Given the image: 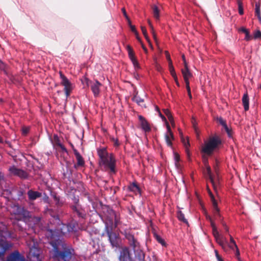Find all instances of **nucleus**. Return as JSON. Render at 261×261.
<instances>
[{"mask_svg": "<svg viewBox=\"0 0 261 261\" xmlns=\"http://www.w3.org/2000/svg\"><path fill=\"white\" fill-rule=\"evenodd\" d=\"M97 154L99 158V164L106 170L109 169L113 173L116 172V159L112 153H109L106 148L97 149Z\"/></svg>", "mask_w": 261, "mask_h": 261, "instance_id": "nucleus-1", "label": "nucleus"}, {"mask_svg": "<svg viewBox=\"0 0 261 261\" xmlns=\"http://www.w3.org/2000/svg\"><path fill=\"white\" fill-rule=\"evenodd\" d=\"M222 145V140L221 137L217 135L210 136L206 140L204 141L201 146V151L204 155L210 156L218 150Z\"/></svg>", "mask_w": 261, "mask_h": 261, "instance_id": "nucleus-2", "label": "nucleus"}, {"mask_svg": "<svg viewBox=\"0 0 261 261\" xmlns=\"http://www.w3.org/2000/svg\"><path fill=\"white\" fill-rule=\"evenodd\" d=\"M11 219L16 221L27 222L31 218L30 212L24 207L14 205L10 211Z\"/></svg>", "mask_w": 261, "mask_h": 261, "instance_id": "nucleus-3", "label": "nucleus"}, {"mask_svg": "<svg viewBox=\"0 0 261 261\" xmlns=\"http://www.w3.org/2000/svg\"><path fill=\"white\" fill-rule=\"evenodd\" d=\"M73 251V249H67L60 252L55 248L53 257L58 261H70Z\"/></svg>", "mask_w": 261, "mask_h": 261, "instance_id": "nucleus-4", "label": "nucleus"}, {"mask_svg": "<svg viewBox=\"0 0 261 261\" xmlns=\"http://www.w3.org/2000/svg\"><path fill=\"white\" fill-rule=\"evenodd\" d=\"M60 77L61 80V84L64 86V90L66 97H68L72 90V85L69 80L61 72H60Z\"/></svg>", "mask_w": 261, "mask_h": 261, "instance_id": "nucleus-5", "label": "nucleus"}, {"mask_svg": "<svg viewBox=\"0 0 261 261\" xmlns=\"http://www.w3.org/2000/svg\"><path fill=\"white\" fill-rule=\"evenodd\" d=\"M123 234L125 238L128 241L129 244L133 248L134 251L135 252L138 251L140 248V244L135 238L134 235L126 230L124 231Z\"/></svg>", "mask_w": 261, "mask_h": 261, "instance_id": "nucleus-6", "label": "nucleus"}, {"mask_svg": "<svg viewBox=\"0 0 261 261\" xmlns=\"http://www.w3.org/2000/svg\"><path fill=\"white\" fill-rule=\"evenodd\" d=\"M126 49L128 53V57L133 64L135 70H138L140 69V64L135 56V53L129 45L126 46Z\"/></svg>", "mask_w": 261, "mask_h": 261, "instance_id": "nucleus-7", "label": "nucleus"}, {"mask_svg": "<svg viewBox=\"0 0 261 261\" xmlns=\"http://www.w3.org/2000/svg\"><path fill=\"white\" fill-rule=\"evenodd\" d=\"M9 171L11 175L17 176L21 178L26 179L28 177V174L26 171L17 168L15 166L10 167Z\"/></svg>", "mask_w": 261, "mask_h": 261, "instance_id": "nucleus-8", "label": "nucleus"}, {"mask_svg": "<svg viewBox=\"0 0 261 261\" xmlns=\"http://www.w3.org/2000/svg\"><path fill=\"white\" fill-rule=\"evenodd\" d=\"M87 84L90 86L94 96L95 97L98 96L100 93V88L102 85L97 80H95L93 81H88Z\"/></svg>", "mask_w": 261, "mask_h": 261, "instance_id": "nucleus-9", "label": "nucleus"}, {"mask_svg": "<svg viewBox=\"0 0 261 261\" xmlns=\"http://www.w3.org/2000/svg\"><path fill=\"white\" fill-rule=\"evenodd\" d=\"M40 250L35 245L32 246L30 250V256L32 261H42L40 255Z\"/></svg>", "mask_w": 261, "mask_h": 261, "instance_id": "nucleus-10", "label": "nucleus"}, {"mask_svg": "<svg viewBox=\"0 0 261 261\" xmlns=\"http://www.w3.org/2000/svg\"><path fill=\"white\" fill-rule=\"evenodd\" d=\"M166 127H167V133L165 134V138L166 142L167 145L170 147H172V141L174 139L173 134L171 131V128L168 122H166Z\"/></svg>", "mask_w": 261, "mask_h": 261, "instance_id": "nucleus-11", "label": "nucleus"}, {"mask_svg": "<svg viewBox=\"0 0 261 261\" xmlns=\"http://www.w3.org/2000/svg\"><path fill=\"white\" fill-rule=\"evenodd\" d=\"M213 234L214 237L216 241V242L223 248H224L225 245L227 244V241L225 238L220 235L218 232L214 231L213 232Z\"/></svg>", "mask_w": 261, "mask_h": 261, "instance_id": "nucleus-12", "label": "nucleus"}, {"mask_svg": "<svg viewBox=\"0 0 261 261\" xmlns=\"http://www.w3.org/2000/svg\"><path fill=\"white\" fill-rule=\"evenodd\" d=\"M203 162L206 166L207 175L208 177V178H209L211 182L213 185V186L214 189H215L216 187V181L215 180V178L214 176L213 175V174L212 173L210 166L206 164L207 162V159L206 158H204L203 159Z\"/></svg>", "mask_w": 261, "mask_h": 261, "instance_id": "nucleus-13", "label": "nucleus"}, {"mask_svg": "<svg viewBox=\"0 0 261 261\" xmlns=\"http://www.w3.org/2000/svg\"><path fill=\"white\" fill-rule=\"evenodd\" d=\"M138 118L142 129L145 133L149 132L151 130V127L148 121L141 115H139Z\"/></svg>", "mask_w": 261, "mask_h": 261, "instance_id": "nucleus-14", "label": "nucleus"}, {"mask_svg": "<svg viewBox=\"0 0 261 261\" xmlns=\"http://www.w3.org/2000/svg\"><path fill=\"white\" fill-rule=\"evenodd\" d=\"M7 261H25V259L18 251H14L9 255Z\"/></svg>", "mask_w": 261, "mask_h": 261, "instance_id": "nucleus-15", "label": "nucleus"}, {"mask_svg": "<svg viewBox=\"0 0 261 261\" xmlns=\"http://www.w3.org/2000/svg\"><path fill=\"white\" fill-rule=\"evenodd\" d=\"M207 190H208V192L209 195L211 197V201H212V204H213L214 215L216 217H217V216L220 217V210L218 207L217 201L215 200L214 196L213 195L212 192L210 191V190L208 188L207 189Z\"/></svg>", "mask_w": 261, "mask_h": 261, "instance_id": "nucleus-16", "label": "nucleus"}, {"mask_svg": "<svg viewBox=\"0 0 261 261\" xmlns=\"http://www.w3.org/2000/svg\"><path fill=\"white\" fill-rule=\"evenodd\" d=\"M107 234L109 237V240L113 247H117L118 245V237L114 232L112 231L108 230Z\"/></svg>", "mask_w": 261, "mask_h": 261, "instance_id": "nucleus-17", "label": "nucleus"}, {"mask_svg": "<svg viewBox=\"0 0 261 261\" xmlns=\"http://www.w3.org/2000/svg\"><path fill=\"white\" fill-rule=\"evenodd\" d=\"M130 258L129 249L127 247L122 249L119 256L120 261H128Z\"/></svg>", "mask_w": 261, "mask_h": 261, "instance_id": "nucleus-18", "label": "nucleus"}, {"mask_svg": "<svg viewBox=\"0 0 261 261\" xmlns=\"http://www.w3.org/2000/svg\"><path fill=\"white\" fill-rule=\"evenodd\" d=\"M73 151L77 160V163L74 165V167L76 168L79 167L84 166L85 165V161L82 156L76 149H73Z\"/></svg>", "mask_w": 261, "mask_h": 261, "instance_id": "nucleus-19", "label": "nucleus"}, {"mask_svg": "<svg viewBox=\"0 0 261 261\" xmlns=\"http://www.w3.org/2000/svg\"><path fill=\"white\" fill-rule=\"evenodd\" d=\"M179 133L180 134L181 142L185 148L186 152L187 155L189 157L190 156V152L189 150L190 143L189 139L188 138H185L180 130Z\"/></svg>", "mask_w": 261, "mask_h": 261, "instance_id": "nucleus-20", "label": "nucleus"}, {"mask_svg": "<svg viewBox=\"0 0 261 261\" xmlns=\"http://www.w3.org/2000/svg\"><path fill=\"white\" fill-rule=\"evenodd\" d=\"M28 195L30 200H34L37 198L40 197L41 196V193L37 191H34L30 190L28 192Z\"/></svg>", "mask_w": 261, "mask_h": 261, "instance_id": "nucleus-21", "label": "nucleus"}, {"mask_svg": "<svg viewBox=\"0 0 261 261\" xmlns=\"http://www.w3.org/2000/svg\"><path fill=\"white\" fill-rule=\"evenodd\" d=\"M129 190L135 194H141V190L136 182H133L128 187Z\"/></svg>", "mask_w": 261, "mask_h": 261, "instance_id": "nucleus-22", "label": "nucleus"}, {"mask_svg": "<svg viewBox=\"0 0 261 261\" xmlns=\"http://www.w3.org/2000/svg\"><path fill=\"white\" fill-rule=\"evenodd\" d=\"M181 73L184 79H189L192 77V74L190 72L188 65H186V67H184V68L181 69Z\"/></svg>", "mask_w": 261, "mask_h": 261, "instance_id": "nucleus-23", "label": "nucleus"}, {"mask_svg": "<svg viewBox=\"0 0 261 261\" xmlns=\"http://www.w3.org/2000/svg\"><path fill=\"white\" fill-rule=\"evenodd\" d=\"M242 102L245 111H248L249 108V98L247 93L244 94L242 98Z\"/></svg>", "mask_w": 261, "mask_h": 261, "instance_id": "nucleus-24", "label": "nucleus"}, {"mask_svg": "<svg viewBox=\"0 0 261 261\" xmlns=\"http://www.w3.org/2000/svg\"><path fill=\"white\" fill-rule=\"evenodd\" d=\"M10 247V245L5 242L0 243V258L4 257L5 252Z\"/></svg>", "mask_w": 261, "mask_h": 261, "instance_id": "nucleus-25", "label": "nucleus"}, {"mask_svg": "<svg viewBox=\"0 0 261 261\" xmlns=\"http://www.w3.org/2000/svg\"><path fill=\"white\" fill-rule=\"evenodd\" d=\"M55 140L56 144L62 149V150L65 152H67V150L65 146L60 143L59 138L57 136H55Z\"/></svg>", "mask_w": 261, "mask_h": 261, "instance_id": "nucleus-26", "label": "nucleus"}, {"mask_svg": "<svg viewBox=\"0 0 261 261\" xmlns=\"http://www.w3.org/2000/svg\"><path fill=\"white\" fill-rule=\"evenodd\" d=\"M177 218L179 221H182L184 223H188L187 220L185 217L184 214L180 211L177 212Z\"/></svg>", "mask_w": 261, "mask_h": 261, "instance_id": "nucleus-27", "label": "nucleus"}, {"mask_svg": "<svg viewBox=\"0 0 261 261\" xmlns=\"http://www.w3.org/2000/svg\"><path fill=\"white\" fill-rule=\"evenodd\" d=\"M153 13L154 17L158 20L160 18V13L158 8L156 6H154L153 7Z\"/></svg>", "mask_w": 261, "mask_h": 261, "instance_id": "nucleus-28", "label": "nucleus"}, {"mask_svg": "<svg viewBox=\"0 0 261 261\" xmlns=\"http://www.w3.org/2000/svg\"><path fill=\"white\" fill-rule=\"evenodd\" d=\"M255 14L257 15L258 18L260 20V4H255Z\"/></svg>", "mask_w": 261, "mask_h": 261, "instance_id": "nucleus-29", "label": "nucleus"}, {"mask_svg": "<svg viewBox=\"0 0 261 261\" xmlns=\"http://www.w3.org/2000/svg\"><path fill=\"white\" fill-rule=\"evenodd\" d=\"M154 237L159 243L162 244L163 246L165 245L164 240L159 235L156 233H154Z\"/></svg>", "mask_w": 261, "mask_h": 261, "instance_id": "nucleus-30", "label": "nucleus"}, {"mask_svg": "<svg viewBox=\"0 0 261 261\" xmlns=\"http://www.w3.org/2000/svg\"><path fill=\"white\" fill-rule=\"evenodd\" d=\"M163 112H164V114L168 117V118L169 119V121H172V117H173V116H172L170 111L168 109H164L163 110Z\"/></svg>", "mask_w": 261, "mask_h": 261, "instance_id": "nucleus-31", "label": "nucleus"}, {"mask_svg": "<svg viewBox=\"0 0 261 261\" xmlns=\"http://www.w3.org/2000/svg\"><path fill=\"white\" fill-rule=\"evenodd\" d=\"M169 68L170 74L172 76H175L176 74L174 67L173 66L172 63H169Z\"/></svg>", "mask_w": 261, "mask_h": 261, "instance_id": "nucleus-32", "label": "nucleus"}, {"mask_svg": "<svg viewBox=\"0 0 261 261\" xmlns=\"http://www.w3.org/2000/svg\"><path fill=\"white\" fill-rule=\"evenodd\" d=\"M238 4L239 13L240 15H243L244 13L243 8L242 4L240 0L238 1Z\"/></svg>", "mask_w": 261, "mask_h": 261, "instance_id": "nucleus-33", "label": "nucleus"}, {"mask_svg": "<svg viewBox=\"0 0 261 261\" xmlns=\"http://www.w3.org/2000/svg\"><path fill=\"white\" fill-rule=\"evenodd\" d=\"M245 40L246 41H250L252 39V37L251 35L249 34V31H247L245 33Z\"/></svg>", "mask_w": 261, "mask_h": 261, "instance_id": "nucleus-34", "label": "nucleus"}, {"mask_svg": "<svg viewBox=\"0 0 261 261\" xmlns=\"http://www.w3.org/2000/svg\"><path fill=\"white\" fill-rule=\"evenodd\" d=\"M135 101L139 105H141V104L144 101V100L139 97H137L136 96L135 98Z\"/></svg>", "mask_w": 261, "mask_h": 261, "instance_id": "nucleus-35", "label": "nucleus"}, {"mask_svg": "<svg viewBox=\"0 0 261 261\" xmlns=\"http://www.w3.org/2000/svg\"><path fill=\"white\" fill-rule=\"evenodd\" d=\"M72 210L76 213L79 217H83V214L77 209L76 206H73Z\"/></svg>", "mask_w": 261, "mask_h": 261, "instance_id": "nucleus-36", "label": "nucleus"}, {"mask_svg": "<svg viewBox=\"0 0 261 261\" xmlns=\"http://www.w3.org/2000/svg\"><path fill=\"white\" fill-rule=\"evenodd\" d=\"M254 39H257L261 38V32L259 31H256L253 35Z\"/></svg>", "mask_w": 261, "mask_h": 261, "instance_id": "nucleus-37", "label": "nucleus"}, {"mask_svg": "<svg viewBox=\"0 0 261 261\" xmlns=\"http://www.w3.org/2000/svg\"><path fill=\"white\" fill-rule=\"evenodd\" d=\"M148 24H149V26L151 30V32H152V33L153 34V37H154V39H155V33H154V30H153V25H152V23H151L150 20H148Z\"/></svg>", "mask_w": 261, "mask_h": 261, "instance_id": "nucleus-38", "label": "nucleus"}, {"mask_svg": "<svg viewBox=\"0 0 261 261\" xmlns=\"http://www.w3.org/2000/svg\"><path fill=\"white\" fill-rule=\"evenodd\" d=\"M174 160H175V165L177 166V163L179 162V159H180V156H179V154L176 153H174Z\"/></svg>", "mask_w": 261, "mask_h": 261, "instance_id": "nucleus-39", "label": "nucleus"}, {"mask_svg": "<svg viewBox=\"0 0 261 261\" xmlns=\"http://www.w3.org/2000/svg\"><path fill=\"white\" fill-rule=\"evenodd\" d=\"M141 30H142V33L143 34L144 37H145V38L148 40V36H147V31H146V29L145 27H141Z\"/></svg>", "mask_w": 261, "mask_h": 261, "instance_id": "nucleus-40", "label": "nucleus"}, {"mask_svg": "<svg viewBox=\"0 0 261 261\" xmlns=\"http://www.w3.org/2000/svg\"><path fill=\"white\" fill-rule=\"evenodd\" d=\"M165 54L166 55V59H167V61H168V63H172L169 52L168 51H165Z\"/></svg>", "mask_w": 261, "mask_h": 261, "instance_id": "nucleus-41", "label": "nucleus"}, {"mask_svg": "<svg viewBox=\"0 0 261 261\" xmlns=\"http://www.w3.org/2000/svg\"><path fill=\"white\" fill-rule=\"evenodd\" d=\"M218 122L219 123L223 126L226 124V121L221 117H220L218 119Z\"/></svg>", "mask_w": 261, "mask_h": 261, "instance_id": "nucleus-42", "label": "nucleus"}, {"mask_svg": "<svg viewBox=\"0 0 261 261\" xmlns=\"http://www.w3.org/2000/svg\"><path fill=\"white\" fill-rule=\"evenodd\" d=\"M47 231L50 233L49 234L47 235V238H50V239L54 238L53 230L52 229H48Z\"/></svg>", "mask_w": 261, "mask_h": 261, "instance_id": "nucleus-43", "label": "nucleus"}, {"mask_svg": "<svg viewBox=\"0 0 261 261\" xmlns=\"http://www.w3.org/2000/svg\"><path fill=\"white\" fill-rule=\"evenodd\" d=\"M235 249H236V255L237 256V257H238V260H240V251H239V250L238 248V246H237V248H235Z\"/></svg>", "mask_w": 261, "mask_h": 261, "instance_id": "nucleus-44", "label": "nucleus"}, {"mask_svg": "<svg viewBox=\"0 0 261 261\" xmlns=\"http://www.w3.org/2000/svg\"><path fill=\"white\" fill-rule=\"evenodd\" d=\"M6 68L5 64L1 60L0 61V69L2 70H5Z\"/></svg>", "mask_w": 261, "mask_h": 261, "instance_id": "nucleus-45", "label": "nucleus"}, {"mask_svg": "<svg viewBox=\"0 0 261 261\" xmlns=\"http://www.w3.org/2000/svg\"><path fill=\"white\" fill-rule=\"evenodd\" d=\"M155 109H156V110L159 112V116L162 118V119L163 120H166V118L165 117V116H164L162 113L160 112V110H159V109L158 107H155Z\"/></svg>", "mask_w": 261, "mask_h": 261, "instance_id": "nucleus-46", "label": "nucleus"}, {"mask_svg": "<svg viewBox=\"0 0 261 261\" xmlns=\"http://www.w3.org/2000/svg\"><path fill=\"white\" fill-rule=\"evenodd\" d=\"M230 243L231 244H233V246H234V247L235 248H237V245L234 240H233V239L232 238V237L231 236H230Z\"/></svg>", "mask_w": 261, "mask_h": 261, "instance_id": "nucleus-47", "label": "nucleus"}, {"mask_svg": "<svg viewBox=\"0 0 261 261\" xmlns=\"http://www.w3.org/2000/svg\"><path fill=\"white\" fill-rule=\"evenodd\" d=\"M130 29L133 32H134L135 35H138V32L135 28V27L134 25H130Z\"/></svg>", "mask_w": 261, "mask_h": 261, "instance_id": "nucleus-48", "label": "nucleus"}, {"mask_svg": "<svg viewBox=\"0 0 261 261\" xmlns=\"http://www.w3.org/2000/svg\"><path fill=\"white\" fill-rule=\"evenodd\" d=\"M172 76L173 77V79H174V81H175L177 86L179 87V82L178 81V79H177V76L176 74H175V76Z\"/></svg>", "mask_w": 261, "mask_h": 261, "instance_id": "nucleus-49", "label": "nucleus"}, {"mask_svg": "<svg viewBox=\"0 0 261 261\" xmlns=\"http://www.w3.org/2000/svg\"><path fill=\"white\" fill-rule=\"evenodd\" d=\"M227 133L228 137L231 138L232 137V134H231V130L230 129L228 128L227 131H226Z\"/></svg>", "mask_w": 261, "mask_h": 261, "instance_id": "nucleus-50", "label": "nucleus"}, {"mask_svg": "<svg viewBox=\"0 0 261 261\" xmlns=\"http://www.w3.org/2000/svg\"><path fill=\"white\" fill-rule=\"evenodd\" d=\"M184 81L186 83V87H190V82L189 79H184Z\"/></svg>", "mask_w": 261, "mask_h": 261, "instance_id": "nucleus-51", "label": "nucleus"}, {"mask_svg": "<svg viewBox=\"0 0 261 261\" xmlns=\"http://www.w3.org/2000/svg\"><path fill=\"white\" fill-rule=\"evenodd\" d=\"M182 60H183L184 63V67H186V65H188V64H187V63L186 62V58H185V56L184 55H182Z\"/></svg>", "mask_w": 261, "mask_h": 261, "instance_id": "nucleus-52", "label": "nucleus"}, {"mask_svg": "<svg viewBox=\"0 0 261 261\" xmlns=\"http://www.w3.org/2000/svg\"><path fill=\"white\" fill-rule=\"evenodd\" d=\"M248 30H247V29L244 28V27H242L240 29V31L244 33V34L247 32L248 31Z\"/></svg>", "mask_w": 261, "mask_h": 261, "instance_id": "nucleus-53", "label": "nucleus"}, {"mask_svg": "<svg viewBox=\"0 0 261 261\" xmlns=\"http://www.w3.org/2000/svg\"><path fill=\"white\" fill-rule=\"evenodd\" d=\"M122 12H123V15H124V16L126 17V19H128V16H127V14H126V11H125V9H124V8H123L122 9Z\"/></svg>", "mask_w": 261, "mask_h": 261, "instance_id": "nucleus-54", "label": "nucleus"}, {"mask_svg": "<svg viewBox=\"0 0 261 261\" xmlns=\"http://www.w3.org/2000/svg\"><path fill=\"white\" fill-rule=\"evenodd\" d=\"M113 140L114 141V143H115V146H118L119 145V143H118V139H115V138H113Z\"/></svg>", "mask_w": 261, "mask_h": 261, "instance_id": "nucleus-55", "label": "nucleus"}, {"mask_svg": "<svg viewBox=\"0 0 261 261\" xmlns=\"http://www.w3.org/2000/svg\"><path fill=\"white\" fill-rule=\"evenodd\" d=\"M222 224L226 232H228V227L226 226V224L223 223Z\"/></svg>", "mask_w": 261, "mask_h": 261, "instance_id": "nucleus-56", "label": "nucleus"}, {"mask_svg": "<svg viewBox=\"0 0 261 261\" xmlns=\"http://www.w3.org/2000/svg\"><path fill=\"white\" fill-rule=\"evenodd\" d=\"M215 253L216 257L217 259L221 257V256L219 255L218 251L217 250H215Z\"/></svg>", "mask_w": 261, "mask_h": 261, "instance_id": "nucleus-57", "label": "nucleus"}, {"mask_svg": "<svg viewBox=\"0 0 261 261\" xmlns=\"http://www.w3.org/2000/svg\"><path fill=\"white\" fill-rule=\"evenodd\" d=\"M54 198L55 200L56 201L57 203H58L60 200L59 197H57V196H54Z\"/></svg>", "mask_w": 261, "mask_h": 261, "instance_id": "nucleus-58", "label": "nucleus"}, {"mask_svg": "<svg viewBox=\"0 0 261 261\" xmlns=\"http://www.w3.org/2000/svg\"><path fill=\"white\" fill-rule=\"evenodd\" d=\"M229 246V247L232 250H234L235 249V247H234V246H233V244H231L230 243V244L228 245Z\"/></svg>", "mask_w": 261, "mask_h": 261, "instance_id": "nucleus-59", "label": "nucleus"}, {"mask_svg": "<svg viewBox=\"0 0 261 261\" xmlns=\"http://www.w3.org/2000/svg\"><path fill=\"white\" fill-rule=\"evenodd\" d=\"M206 219L207 220H208L210 221L212 220V219L211 217L210 216H209V215H206Z\"/></svg>", "mask_w": 261, "mask_h": 261, "instance_id": "nucleus-60", "label": "nucleus"}, {"mask_svg": "<svg viewBox=\"0 0 261 261\" xmlns=\"http://www.w3.org/2000/svg\"><path fill=\"white\" fill-rule=\"evenodd\" d=\"M211 222V226L213 228L214 226H216L214 222L213 221V220L212 221H210Z\"/></svg>", "mask_w": 261, "mask_h": 261, "instance_id": "nucleus-61", "label": "nucleus"}, {"mask_svg": "<svg viewBox=\"0 0 261 261\" xmlns=\"http://www.w3.org/2000/svg\"><path fill=\"white\" fill-rule=\"evenodd\" d=\"M223 127L225 131H227L229 128L226 124H225V125H223Z\"/></svg>", "mask_w": 261, "mask_h": 261, "instance_id": "nucleus-62", "label": "nucleus"}, {"mask_svg": "<svg viewBox=\"0 0 261 261\" xmlns=\"http://www.w3.org/2000/svg\"><path fill=\"white\" fill-rule=\"evenodd\" d=\"M172 126L173 127H174L175 126V123H174V119H173V117H172V121H170Z\"/></svg>", "mask_w": 261, "mask_h": 261, "instance_id": "nucleus-63", "label": "nucleus"}, {"mask_svg": "<svg viewBox=\"0 0 261 261\" xmlns=\"http://www.w3.org/2000/svg\"><path fill=\"white\" fill-rule=\"evenodd\" d=\"M212 231H213V232L218 231V230H217V229L216 226H214V227L212 228Z\"/></svg>", "mask_w": 261, "mask_h": 261, "instance_id": "nucleus-64", "label": "nucleus"}]
</instances>
